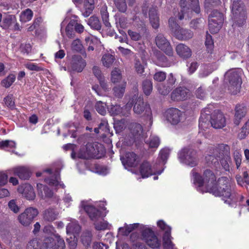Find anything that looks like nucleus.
Listing matches in <instances>:
<instances>
[{"instance_id": "obj_1", "label": "nucleus", "mask_w": 249, "mask_h": 249, "mask_svg": "<svg viewBox=\"0 0 249 249\" xmlns=\"http://www.w3.org/2000/svg\"><path fill=\"white\" fill-rule=\"evenodd\" d=\"M194 183L198 185L197 190L202 193L209 192L216 196H222L225 203L233 204L231 203L232 196V182L231 179L222 177L216 180V176L210 170L204 171L203 177L192 171Z\"/></svg>"}, {"instance_id": "obj_2", "label": "nucleus", "mask_w": 249, "mask_h": 249, "mask_svg": "<svg viewBox=\"0 0 249 249\" xmlns=\"http://www.w3.org/2000/svg\"><path fill=\"white\" fill-rule=\"evenodd\" d=\"M211 112L210 107L205 108L201 111L199 120V127L200 128L205 130L209 126L210 123L211 126L214 128L220 129L225 126L226 120L222 113L217 111L211 116Z\"/></svg>"}, {"instance_id": "obj_3", "label": "nucleus", "mask_w": 249, "mask_h": 249, "mask_svg": "<svg viewBox=\"0 0 249 249\" xmlns=\"http://www.w3.org/2000/svg\"><path fill=\"white\" fill-rule=\"evenodd\" d=\"M231 12L233 20V25L243 26L246 23L247 13L244 3L239 0L233 1L231 6Z\"/></svg>"}, {"instance_id": "obj_4", "label": "nucleus", "mask_w": 249, "mask_h": 249, "mask_svg": "<svg viewBox=\"0 0 249 249\" xmlns=\"http://www.w3.org/2000/svg\"><path fill=\"white\" fill-rule=\"evenodd\" d=\"M55 240L52 237L46 238L39 249H64L65 247L64 240L58 235H55ZM37 244L36 240L32 241L28 245V249H39L35 248V246H37Z\"/></svg>"}, {"instance_id": "obj_5", "label": "nucleus", "mask_w": 249, "mask_h": 249, "mask_svg": "<svg viewBox=\"0 0 249 249\" xmlns=\"http://www.w3.org/2000/svg\"><path fill=\"white\" fill-rule=\"evenodd\" d=\"M225 82L228 90L231 94H236L240 91L242 82L239 73L236 70L229 71L225 73Z\"/></svg>"}, {"instance_id": "obj_6", "label": "nucleus", "mask_w": 249, "mask_h": 249, "mask_svg": "<svg viewBox=\"0 0 249 249\" xmlns=\"http://www.w3.org/2000/svg\"><path fill=\"white\" fill-rule=\"evenodd\" d=\"M178 158L181 163L192 167L196 166L198 163L197 152L190 147L181 149L178 153Z\"/></svg>"}, {"instance_id": "obj_7", "label": "nucleus", "mask_w": 249, "mask_h": 249, "mask_svg": "<svg viewBox=\"0 0 249 249\" xmlns=\"http://www.w3.org/2000/svg\"><path fill=\"white\" fill-rule=\"evenodd\" d=\"M132 99L133 103L135 102L133 110L137 114H143L147 116V118L151 121L152 119V112L149 105L143 101L141 97H138L136 94L133 96Z\"/></svg>"}, {"instance_id": "obj_8", "label": "nucleus", "mask_w": 249, "mask_h": 249, "mask_svg": "<svg viewBox=\"0 0 249 249\" xmlns=\"http://www.w3.org/2000/svg\"><path fill=\"white\" fill-rule=\"evenodd\" d=\"M224 19L223 15L217 11H213L209 18V28L212 34L217 33L221 28Z\"/></svg>"}, {"instance_id": "obj_9", "label": "nucleus", "mask_w": 249, "mask_h": 249, "mask_svg": "<svg viewBox=\"0 0 249 249\" xmlns=\"http://www.w3.org/2000/svg\"><path fill=\"white\" fill-rule=\"evenodd\" d=\"M88 154L83 155V157H91L92 158L100 159L105 154V149L102 144L97 143H88L87 144Z\"/></svg>"}, {"instance_id": "obj_10", "label": "nucleus", "mask_w": 249, "mask_h": 249, "mask_svg": "<svg viewBox=\"0 0 249 249\" xmlns=\"http://www.w3.org/2000/svg\"><path fill=\"white\" fill-rule=\"evenodd\" d=\"M38 214L37 209L29 207L27 208L25 211L20 214L18 217L19 222L24 226L29 225L33 220Z\"/></svg>"}, {"instance_id": "obj_11", "label": "nucleus", "mask_w": 249, "mask_h": 249, "mask_svg": "<svg viewBox=\"0 0 249 249\" xmlns=\"http://www.w3.org/2000/svg\"><path fill=\"white\" fill-rule=\"evenodd\" d=\"M218 149L220 159L219 160L223 168L226 170H230L229 164L231 163V159L230 156V147L228 145L222 144L219 146Z\"/></svg>"}, {"instance_id": "obj_12", "label": "nucleus", "mask_w": 249, "mask_h": 249, "mask_svg": "<svg viewBox=\"0 0 249 249\" xmlns=\"http://www.w3.org/2000/svg\"><path fill=\"white\" fill-rule=\"evenodd\" d=\"M142 237L147 245L153 249L158 248L160 246V241L149 229H145L142 231Z\"/></svg>"}, {"instance_id": "obj_13", "label": "nucleus", "mask_w": 249, "mask_h": 249, "mask_svg": "<svg viewBox=\"0 0 249 249\" xmlns=\"http://www.w3.org/2000/svg\"><path fill=\"white\" fill-rule=\"evenodd\" d=\"M155 42L157 47L162 50L167 55L169 56L173 55V51L170 44L162 34H158L155 38Z\"/></svg>"}, {"instance_id": "obj_14", "label": "nucleus", "mask_w": 249, "mask_h": 249, "mask_svg": "<svg viewBox=\"0 0 249 249\" xmlns=\"http://www.w3.org/2000/svg\"><path fill=\"white\" fill-rule=\"evenodd\" d=\"M176 81V78L172 73H170L164 84H160L158 86V89L159 92L163 95H167L174 88Z\"/></svg>"}, {"instance_id": "obj_15", "label": "nucleus", "mask_w": 249, "mask_h": 249, "mask_svg": "<svg viewBox=\"0 0 249 249\" xmlns=\"http://www.w3.org/2000/svg\"><path fill=\"white\" fill-rule=\"evenodd\" d=\"M0 26L4 29H10L13 30H20V26L17 22V19L14 15H7L3 19Z\"/></svg>"}, {"instance_id": "obj_16", "label": "nucleus", "mask_w": 249, "mask_h": 249, "mask_svg": "<svg viewBox=\"0 0 249 249\" xmlns=\"http://www.w3.org/2000/svg\"><path fill=\"white\" fill-rule=\"evenodd\" d=\"M167 121L173 124H178L181 120L182 112L177 108H172L166 112Z\"/></svg>"}, {"instance_id": "obj_17", "label": "nucleus", "mask_w": 249, "mask_h": 249, "mask_svg": "<svg viewBox=\"0 0 249 249\" xmlns=\"http://www.w3.org/2000/svg\"><path fill=\"white\" fill-rule=\"evenodd\" d=\"M190 95L188 89L185 87H178L172 92L171 99L173 101H182L186 100Z\"/></svg>"}, {"instance_id": "obj_18", "label": "nucleus", "mask_w": 249, "mask_h": 249, "mask_svg": "<svg viewBox=\"0 0 249 249\" xmlns=\"http://www.w3.org/2000/svg\"><path fill=\"white\" fill-rule=\"evenodd\" d=\"M121 160L125 168L128 167H135L137 166L139 161V157L133 152L126 153L125 157L121 158Z\"/></svg>"}, {"instance_id": "obj_19", "label": "nucleus", "mask_w": 249, "mask_h": 249, "mask_svg": "<svg viewBox=\"0 0 249 249\" xmlns=\"http://www.w3.org/2000/svg\"><path fill=\"white\" fill-rule=\"evenodd\" d=\"M86 65L85 60L80 55H74L71 59L70 68L73 71L80 72Z\"/></svg>"}, {"instance_id": "obj_20", "label": "nucleus", "mask_w": 249, "mask_h": 249, "mask_svg": "<svg viewBox=\"0 0 249 249\" xmlns=\"http://www.w3.org/2000/svg\"><path fill=\"white\" fill-rule=\"evenodd\" d=\"M18 191L27 199L32 200L35 199L36 194L33 187L29 184L25 183L19 186Z\"/></svg>"}, {"instance_id": "obj_21", "label": "nucleus", "mask_w": 249, "mask_h": 249, "mask_svg": "<svg viewBox=\"0 0 249 249\" xmlns=\"http://www.w3.org/2000/svg\"><path fill=\"white\" fill-rule=\"evenodd\" d=\"M177 53L183 59H188L192 56V50L186 45L179 43L176 48Z\"/></svg>"}, {"instance_id": "obj_22", "label": "nucleus", "mask_w": 249, "mask_h": 249, "mask_svg": "<svg viewBox=\"0 0 249 249\" xmlns=\"http://www.w3.org/2000/svg\"><path fill=\"white\" fill-rule=\"evenodd\" d=\"M181 10L180 12L178 13V18L179 19L182 20L183 18L189 19L191 18V15H192V6L191 5L192 10H190L189 8L186 7V1L185 0H180L179 2Z\"/></svg>"}, {"instance_id": "obj_23", "label": "nucleus", "mask_w": 249, "mask_h": 249, "mask_svg": "<svg viewBox=\"0 0 249 249\" xmlns=\"http://www.w3.org/2000/svg\"><path fill=\"white\" fill-rule=\"evenodd\" d=\"M194 34L192 31L188 29L180 28L176 32L174 36L180 40H187L193 37Z\"/></svg>"}, {"instance_id": "obj_24", "label": "nucleus", "mask_w": 249, "mask_h": 249, "mask_svg": "<svg viewBox=\"0 0 249 249\" xmlns=\"http://www.w3.org/2000/svg\"><path fill=\"white\" fill-rule=\"evenodd\" d=\"M130 131L135 139H140L142 137L143 128L141 124L132 123L129 124Z\"/></svg>"}, {"instance_id": "obj_25", "label": "nucleus", "mask_w": 249, "mask_h": 249, "mask_svg": "<svg viewBox=\"0 0 249 249\" xmlns=\"http://www.w3.org/2000/svg\"><path fill=\"white\" fill-rule=\"evenodd\" d=\"M149 18L152 27L155 29H158L160 26V18L156 7H152L149 10Z\"/></svg>"}, {"instance_id": "obj_26", "label": "nucleus", "mask_w": 249, "mask_h": 249, "mask_svg": "<svg viewBox=\"0 0 249 249\" xmlns=\"http://www.w3.org/2000/svg\"><path fill=\"white\" fill-rule=\"evenodd\" d=\"M246 108L244 105H238L235 107V113L234 119V124L238 125L241 120L245 116Z\"/></svg>"}, {"instance_id": "obj_27", "label": "nucleus", "mask_w": 249, "mask_h": 249, "mask_svg": "<svg viewBox=\"0 0 249 249\" xmlns=\"http://www.w3.org/2000/svg\"><path fill=\"white\" fill-rule=\"evenodd\" d=\"M84 209L92 221H97L101 216V212L92 206L86 205Z\"/></svg>"}, {"instance_id": "obj_28", "label": "nucleus", "mask_w": 249, "mask_h": 249, "mask_svg": "<svg viewBox=\"0 0 249 249\" xmlns=\"http://www.w3.org/2000/svg\"><path fill=\"white\" fill-rule=\"evenodd\" d=\"M38 195L43 199L50 198L53 197V193L47 186L42 184H37Z\"/></svg>"}, {"instance_id": "obj_29", "label": "nucleus", "mask_w": 249, "mask_h": 249, "mask_svg": "<svg viewBox=\"0 0 249 249\" xmlns=\"http://www.w3.org/2000/svg\"><path fill=\"white\" fill-rule=\"evenodd\" d=\"M140 171L142 178H147L156 174V172L151 168L150 164L147 161H144L142 163Z\"/></svg>"}, {"instance_id": "obj_30", "label": "nucleus", "mask_w": 249, "mask_h": 249, "mask_svg": "<svg viewBox=\"0 0 249 249\" xmlns=\"http://www.w3.org/2000/svg\"><path fill=\"white\" fill-rule=\"evenodd\" d=\"M13 171L15 175L18 176L21 179H28L30 177V172L25 167L19 166L14 168Z\"/></svg>"}, {"instance_id": "obj_31", "label": "nucleus", "mask_w": 249, "mask_h": 249, "mask_svg": "<svg viewBox=\"0 0 249 249\" xmlns=\"http://www.w3.org/2000/svg\"><path fill=\"white\" fill-rule=\"evenodd\" d=\"M57 216V213L55 210L49 208L44 212L43 218L44 221L52 222L56 219Z\"/></svg>"}, {"instance_id": "obj_32", "label": "nucleus", "mask_w": 249, "mask_h": 249, "mask_svg": "<svg viewBox=\"0 0 249 249\" xmlns=\"http://www.w3.org/2000/svg\"><path fill=\"white\" fill-rule=\"evenodd\" d=\"M81 230V227L76 221H72L68 224L66 231L67 234H78Z\"/></svg>"}, {"instance_id": "obj_33", "label": "nucleus", "mask_w": 249, "mask_h": 249, "mask_svg": "<svg viewBox=\"0 0 249 249\" xmlns=\"http://www.w3.org/2000/svg\"><path fill=\"white\" fill-rule=\"evenodd\" d=\"M100 14L102 21L106 27L110 28L111 24L109 21V14L107 12V7L106 5H104L101 7Z\"/></svg>"}, {"instance_id": "obj_34", "label": "nucleus", "mask_w": 249, "mask_h": 249, "mask_svg": "<svg viewBox=\"0 0 249 249\" xmlns=\"http://www.w3.org/2000/svg\"><path fill=\"white\" fill-rule=\"evenodd\" d=\"M115 23L117 26H119L122 28H125L127 26V19L120 13H116L114 16Z\"/></svg>"}, {"instance_id": "obj_35", "label": "nucleus", "mask_w": 249, "mask_h": 249, "mask_svg": "<svg viewBox=\"0 0 249 249\" xmlns=\"http://www.w3.org/2000/svg\"><path fill=\"white\" fill-rule=\"evenodd\" d=\"M115 60V58L114 56L110 53L104 54L101 59L103 66L107 68L112 66Z\"/></svg>"}, {"instance_id": "obj_36", "label": "nucleus", "mask_w": 249, "mask_h": 249, "mask_svg": "<svg viewBox=\"0 0 249 249\" xmlns=\"http://www.w3.org/2000/svg\"><path fill=\"white\" fill-rule=\"evenodd\" d=\"M94 0H85V11L83 13V15L85 17H88L91 14L94 8Z\"/></svg>"}, {"instance_id": "obj_37", "label": "nucleus", "mask_w": 249, "mask_h": 249, "mask_svg": "<svg viewBox=\"0 0 249 249\" xmlns=\"http://www.w3.org/2000/svg\"><path fill=\"white\" fill-rule=\"evenodd\" d=\"M138 223L126 225L124 227H121L119 229V232L123 235H128L132 231L138 227Z\"/></svg>"}, {"instance_id": "obj_38", "label": "nucleus", "mask_w": 249, "mask_h": 249, "mask_svg": "<svg viewBox=\"0 0 249 249\" xmlns=\"http://www.w3.org/2000/svg\"><path fill=\"white\" fill-rule=\"evenodd\" d=\"M220 159V155H208L206 156V161L208 165L216 166L219 164V160Z\"/></svg>"}, {"instance_id": "obj_39", "label": "nucleus", "mask_w": 249, "mask_h": 249, "mask_svg": "<svg viewBox=\"0 0 249 249\" xmlns=\"http://www.w3.org/2000/svg\"><path fill=\"white\" fill-rule=\"evenodd\" d=\"M92 239V234L91 231H84L81 236V240L85 247H89L90 245Z\"/></svg>"}, {"instance_id": "obj_40", "label": "nucleus", "mask_w": 249, "mask_h": 249, "mask_svg": "<svg viewBox=\"0 0 249 249\" xmlns=\"http://www.w3.org/2000/svg\"><path fill=\"white\" fill-rule=\"evenodd\" d=\"M163 246L165 249H173L174 244L171 241V236L170 232L164 233L163 236Z\"/></svg>"}, {"instance_id": "obj_41", "label": "nucleus", "mask_w": 249, "mask_h": 249, "mask_svg": "<svg viewBox=\"0 0 249 249\" xmlns=\"http://www.w3.org/2000/svg\"><path fill=\"white\" fill-rule=\"evenodd\" d=\"M33 16L32 11L28 8L22 11L20 15V21L22 22H26L31 20Z\"/></svg>"}, {"instance_id": "obj_42", "label": "nucleus", "mask_w": 249, "mask_h": 249, "mask_svg": "<svg viewBox=\"0 0 249 249\" xmlns=\"http://www.w3.org/2000/svg\"><path fill=\"white\" fill-rule=\"evenodd\" d=\"M88 24L91 28L100 30L101 29L102 25L98 17L96 16H92L90 17L88 20Z\"/></svg>"}, {"instance_id": "obj_43", "label": "nucleus", "mask_w": 249, "mask_h": 249, "mask_svg": "<svg viewBox=\"0 0 249 249\" xmlns=\"http://www.w3.org/2000/svg\"><path fill=\"white\" fill-rule=\"evenodd\" d=\"M126 85V83L124 82L121 85L115 87L113 89L114 96L118 98H122L124 93Z\"/></svg>"}, {"instance_id": "obj_44", "label": "nucleus", "mask_w": 249, "mask_h": 249, "mask_svg": "<svg viewBox=\"0 0 249 249\" xmlns=\"http://www.w3.org/2000/svg\"><path fill=\"white\" fill-rule=\"evenodd\" d=\"M115 6L118 10L123 13L126 12L127 10V4L126 0H112Z\"/></svg>"}, {"instance_id": "obj_45", "label": "nucleus", "mask_w": 249, "mask_h": 249, "mask_svg": "<svg viewBox=\"0 0 249 249\" xmlns=\"http://www.w3.org/2000/svg\"><path fill=\"white\" fill-rule=\"evenodd\" d=\"M142 89L144 93L146 95H149L153 89V84L152 81L149 79H146L142 82Z\"/></svg>"}, {"instance_id": "obj_46", "label": "nucleus", "mask_w": 249, "mask_h": 249, "mask_svg": "<svg viewBox=\"0 0 249 249\" xmlns=\"http://www.w3.org/2000/svg\"><path fill=\"white\" fill-rule=\"evenodd\" d=\"M157 58V64L160 67H167L169 65L167 57L162 53H159L156 54Z\"/></svg>"}, {"instance_id": "obj_47", "label": "nucleus", "mask_w": 249, "mask_h": 249, "mask_svg": "<svg viewBox=\"0 0 249 249\" xmlns=\"http://www.w3.org/2000/svg\"><path fill=\"white\" fill-rule=\"evenodd\" d=\"M111 80L112 82L115 83L119 82L122 79V73L120 69L115 68L111 71Z\"/></svg>"}, {"instance_id": "obj_48", "label": "nucleus", "mask_w": 249, "mask_h": 249, "mask_svg": "<svg viewBox=\"0 0 249 249\" xmlns=\"http://www.w3.org/2000/svg\"><path fill=\"white\" fill-rule=\"evenodd\" d=\"M16 79V76L14 74H9L7 77L2 80L1 82V84L2 87L8 88L10 87L12 84L15 82Z\"/></svg>"}, {"instance_id": "obj_49", "label": "nucleus", "mask_w": 249, "mask_h": 249, "mask_svg": "<svg viewBox=\"0 0 249 249\" xmlns=\"http://www.w3.org/2000/svg\"><path fill=\"white\" fill-rule=\"evenodd\" d=\"M126 126V121L124 119L116 121L114 123V128L117 133L122 132Z\"/></svg>"}, {"instance_id": "obj_50", "label": "nucleus", "mask_w": 249, "mask_h": 249, "mask_svg": "<svg viewBox=\"0 0 249 249\" xmlns=\"http://www.w3.org/2000/svg\"><path fill=\"white\" fill-rule=\"evenodd\" d=\"M59 176H55L52 178L45 179L46 182L51 185L57 186H60L62 188H64V184L59 181Z\"/></svg>"}, {"instance_id": "obj_51", "label": "nucleus", "mask_w": 249, "mask_h": 249, "mask_svg": "<svg viewBox=\"0 0 249 249\" xmlns=\"http://www.w3.org/2000/svg\"><path fill=\"white\" fill-rule=\"evenodd\" d=\"M169 27L171 31V32L173 33L174 35L175 34L176 32L179 30L180 27L179 25L176 22V19L174 18H169Z\"/></svg>"}, {"instance_id": "obj_52", "label": "nucleus", "mask_w": 249, "mask_h": 249, "mask_svg": "<svg viewBox=\"0 0 249 249\" xmlns=\"http://www.w3.org/2000/svg\"><path fill=\"white\" fill-rule=\"evenodd\" d=\"M96 111L101 115H105L106 113V104L102 101L97 102L95 106Z\"/></svg>"}, {"instance_id": "obj_53", "label": "nucleus", "mask_w": 249, "mask_h": 249, "mask_svg": "<svg viewBox=\"0 0 249 249\" xmlns=\"http://www.w3.org/2000/svg\"><path fill=\"white\" fill-rule=\"evenodd\" d=\"M109 111L112 115H122V108L118 105H112L109 109Z\"/></svg>"}, {"instance_id": "obj_54", "label": "nucleus", "mask_w": 249, "mask_h": 249, "mask_svg": "<svg viewBox=\"0 0 249 249\" xmlns=\"http://www.w3.org/2000/svg\"><path fill=\"white\" fill-rule=\"evenodd\" d=\"M133 105L132 98L122 108V115L127 116L131 111V109Z\"/></svg>"}, {"instance_id": "obj_55", "label": "nucleus", "mask_w": 249, "mask_h": 249, "mask_svg": "<svg viewBox=\"0 0 249 249\" xmlns=\"http://www.w3.org/2000/svg\"><path fill=\"white\" fill-rule=\"evenodd\" d=\"M170 150L169 148H165L160 150L159 154V157L164 163L167 160L170 154Z\"/></svg>"}, {"instance_id": "obj_56", "label": "nucleus", "mask_w": 249, "mask_h": 249, "mask_svg": "<svg viewBox=\"0 0 249 249\" xmlns=\"http://www.w3.org/2000/svg\"><path fill=\"white\" fill-rule=\"evenodd\" d=\"M166 77V73L162 71L156 72L153 75V78L155 81L158 82L163 81Z\"/></svg>"}, {"instance_id": "obj_57", "label": "nucleus", "mask_w": 249, "mask_h": 249, "mask_svg": "<svg viewBox=\"0 0 249 249\" xmlns=\"http://www.w3.org/2000/svg\"><path fill=\"white\" fill-rule=\"evenodd\" d=\"M83 48V45L79 39H77L73 41L71 44V48L73 50L79 52L82 50Z\"/></svg>"}, {"instance_id": "obj_58", "label": "nucleus", "mask_w": 249, "mask_h": 249, "mask_svg": "<svg viewBox=\"0 0 249 249\" xmlns=\"http://www.w3.org/2000/svg\"><path fill=\"white\" fill-rule=\"evenodd\" d=\"M95 228L98 231L105 230L108 229V223L104 220L94 223Z\"/></svg>"}, {"instance_id": "obj_59", "label": "nucleus", "mask_w": 249, "mask_h": 249, "mask_svg": "<svg viewBox=\"0 0 249 249\" xmlns=\"http://www.w3.org/2000/svg\"><path fill=\"white\" fill-rule=\"evenodd\" d=\"M16 143L14 142L9 140L0 141V148H5L7 147H15Z\"/></svg>"}, {"instance_id": "obj_60", "label": "nucleus", "mask_w": 249, "mask_h": 249, "mask_svg": "<svg viewBox=\"0 0 249 249\" xmlns=\"http://www.w3.org/2000/svg\"><path fill=\"white\" fill-rule=\"evenodd\" d=\"M87 150H88V149H87V145H86L85 146H83V147H81L77 153V157L79 159H85V160H88V159H91V157H83V155L84 156V155H86L89 153Z\"/></svg>"}, {"instance_id": "obj_61", "label": "nucleus", "mask_w": 249, "mask_h": 249, "mask_svg": "<svg viewBox=\"0 0 249 249\" xmlns=\"http://www.w3.org/2000/svg\"><path fill=\"white\" fill-rule=\"evenodd\" d=\"M5 105L9 108H13L15 102L13 101V96L12 94L8 95L3 100Z\"/></svg>"}, {"instance_id": "obj_62", "label": "nucleus", "mask_w": 249, "mask_h": 249, "mask_svg": "<svg viewBox=\"0 0 249 249\" xmlns=\"http://www.w3.org/2000/svg\"><path fill=\"white\" fill-rule=\"evenodd\" d=\"M220 3V0H205L204 6L208 9L218 5Z\"/></svg>"}, {"instance_id": "obj_63", "label": "nucleus", "mask_w": 249, "mask_h": 249, "mask_svg": "<svg viewBox=\"0 0 249 249\" xmlns=\"http://www.w3.org/2000/svg\"><path fill=\"white\" fill-rule=\"evenodd\" d=\"M160 144V139L157 136H152L150 138L149 145L151 148H157Z\"/></svg>"}, {"instance_id": "obj_64", "label": "nucleus", "mask_w": 249, "mask_h": 249, "mask_svg": "<svg viewBox=\"0 0 249 249\" xmlns=\"http://www.w3.org/2000/svg\"><path fill=\"white\" fill-rule=\"evenodd\" d=\"M158 226L161 230L165 231L164 233L167 232H170L171 233V228L167 225L166 223L162 220H160L157 222Z\"/></svg>"}]
</instances>
